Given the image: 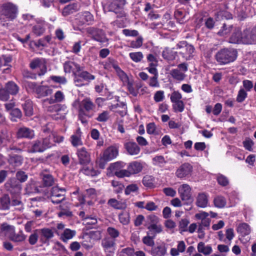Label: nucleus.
<instances>
[{"instance_id": "39448f33", "label": "nucleus", "mask_w": 256, "mask_h": 256, "mask_svg": "<svg viewBox=\"0 0 256 256\" xmlns=\"http://www.w3.org/2000/svg\"><path fill=\"white\" fill-rule=\"evenodd\" d=\"M176 46L178 54L184 60H188L194 57L195 48L192 44L188 43L186 41H182L179 42Z\"/></svg>"}, {"instance_id": "49530a36", "label": "nucleus", "mask_w": 256, "mask_h": 256, "mask_svg": "<svg viewBox=\"0 0 256 256\" xmlns=\"http://www.w3.org/2000/svg\"><path fill=\"white\" fill-rule=\"evenodd\" d=\"M233 28L232 24H224L221 29L218 32V34L220 36H224L228 34Z\"/></svg>"}, {"instance_id": "c9c22d12", "label": "nucleus", "mask_w": 256, "mask_h": 256, "mask_svg": "<svg viewBox=\"0 0 256 256\" xmlns=\"http://www.w3.org/2000/svg\"><path fill=\"white\" fill-rule=\"evenodd\" d=\"M198 250L199 252L202 253L204 255H208L212 252V248L210 246H205L203 242H200L198 244Z\"/></svg>"}, {"instance_id": "37998d69", "label": "nucleus", "mask_w": 256, "mask_h": 256, "mask_svg": "<svg viewBox=\"0 0 256 256\" xmlns=\"http://www.w3.org/2000/svg\"><path fill=\"white\" fill-rule=\"evenodd\" d=\"M108 204L114 208L118 210H123L126 208V204L120 202L114 198H110L108 201Z\"/></svg>"}, {"instance_id": "f3484780", "label": "nucleus", "mask_w": 256, "mask_h": 256, "mask_svg": "<svg viewBox=\"0 0 256 256\" xmlns=\"http://www.w3.org/2000/svg\"><path fill=\"white\" fill-rule=\"evenodd\" d=\"M124 147L128 153L131 156L138 155L140 148L138 145L134 142H126L124 144Z\"/></svg>"}, {"instance_id": "0eeeda50", "label": "nucleus", "mask_w": 256, "mask_h": 256, "mask_svg": "<svg viewBox=\"0 0 256 256\" xmlns=\"http://www.w3.org/2000/svg\"><path fill=\"white\" fill-rule=\"evenodd\" d=\"M5 188L10 196L21 194L22 186L16 178L9 179L4 184Z\"/></svg>"}, {"instance_id": "f8f14e48", "label": "nucleus", "mask_w": 256, "mask_h": 256, "mask_svg": "<svg viewBox=\"0 0 256 256\" xmlns=\"http://www.w3.org/2000/svg\"><path fill=\"white\" fill-rule=\"evenodd\" d=\"M16 136L18 138L32 139L34 136V132L29 128L22 126L18 128Z\"/></svg>"}, {"instance_id": "79ce46f5", "label": "nucleus", "mask_w": 256, "mask_h": 256, "mask_svg": "<svg viewBox=\"0 0 256 256\" xmlns=\"http://www.w3.org/2000/svg\"><path fill=\"white\" fill-rule=\"evenodd\" d=\"M80 16V19L84 20L88 25L92 24L94 20L92 14L88 11L82 12Z\"/></svg>"}, {"instance_id": "cd10ccee", "label": "nucleus", "mask_w": 256, "mask_h": 256, "mask_svg": "<svg viewBox=\"0 0 256 256\" xmlns=\"http://www.w3.org/2000/svg\"><path fill=\"white\" fill-rule=\"evenodd\" d=\"M10 204V196L8 194H5L0 198V210H9Z\"/></svg>"}, {"instance_id": "a18cd8bd", "label": "nucleus", "mask_w": 256, "mask_h": 256, "mask_svg": "<svg viewBox=\"0 0 256 256\" xmlns=\"http://www.w3.org/2000/svg\"><path fill=\"white\" fill-rule=\"evenodd\" d=\"M170 74L174 79L179 81L183 80L186 76L184 73L181 72L180 70L177 68L172 70Z\"/></svg>"}, {"instance_id": "58836bf2", "label": "nucleus", "mask_w": 256, "mask_h": 256, "mask_svg": "<svg viewBox=\"0 0 256 256\" xmlns=\"http://www.w3.org/2000/svg\"><path fill=\"white\" fill-rule=\"evenodd\" d=\"M22 106L26 116H30L32 115L33 107L32 102L30 100H26L24 103L22 104Z\"/></svg>"}, {"instance_id": "412c9836", "label": "nucleus", "mask_w": 256, "mask_h": 256, "mask_svg": "<svg viewBox=\"0 0 256 256\" xmlns=\"http://www.w3.org/2000/svg\"><path fill=\"white\" fill-rule=\"evenodd\" d=\"M102 245L105 251L114 252L116 246V240L112 238L106 237L102 240Z\"/></svg>"}, {"instance_id": "bb28decb", "label": "nucleus", "mask_w": 256, "mask_h": 256, "mask_svg": "<svg viewBox=\"0 0 256 256\" xmlns=\"http://www.w3.org/2000/svg\"><path fill=\"white\" fill-rule=\"evenodd\" d=\"M96 108V105L92 101L90 98H86L84 99L80 102V108H82L87 112L93 110Z\"/></svg>"}, {"instance_id": "e433bc0d", "label": "nucleus", "mask_w": 256, "mask_h": 256, "mask_svg": "<svg viewBox=\"0 0 256 256\" xmlns=\"http://www.w3.org/2000/svg\"><path fill=\"white\" fill-rule=\"evenodd\" d=\"M60 211L58 213L60 217L66 216L70 218L72 216V212L70 210V208L66 205H60Z\"/></svg>"}, {"instance_id": "4468645a", "label": "nucleus", "mask_w": 256, "mask_h": 256, "mask_svg": "<svg viewBox=\"0 0 256 256\" xmlns=\"http://www.w3.org/2000/svg\"><path fill=\"white\" fill-rule=\"evenodd\" d=\"M80 66L73 62H66L64 64V71L66 73L72 72L74 78L78 74V72L80 70Z\"/></svg>"}, {"instance_id": "6e6552de", "label": "nucleus", "mask_w": 256, "mask_h": 256, "mask_svg": "<svg viewBox=\"0 0 256 256\" xmlns=\"http://www.w3.org/2000/svg\"><path fill=\"white\" fill-rule=\"evenodd\" d=\"M66 190L58 186H53L50 190V199L54 204H58L65 200Z\"/></svg>"}, {"instance_id": "dca6fc26", "label": "nucleus", "mask_w": 256, "mask_h": 256, "mask_svg": "<svg viewBox=\"0 0 256 256\" xmlns=\"http://www.w3.org/2000/svg\"><path fill=\"white\" fill-rule=\"evenodd\" d=\"M11 206L15 207L16 209L22 211L24 209V204L22 200V194L10 196Z\"/></svg>"}, {"instance_id": "20e7f679", "label": "nucleus", "mask_w": 256, "mask_h": 256, "mask_svg": "<svg viewBox=\"0 0 256 256\" xmlns=\"http://www.w3.org/2000/svg\"><path fill=\"white\" fill-rule=\"evenodd\" d=\"M19 90V86L14 82H8L4 87L0 88V100L4 102L8 100L10 98V95H16Z\"/></svg>"}, {"instance_id": "393cba45", "label": "nucleus", "mask_w": 256, "mask_h": 256, "mask_svg": "<svg viewBox=\"0 0 256 256\" xmlns=\"http://www.w3.org/2000/svg\"><path fill=\"white\" fill-rule=\"evenodd\" d=\"M8 162L14 166H20L23 161V158L21 156L10 154L8 155Z\"/></svg>"}, {"instance_id": "1a4fd4ad", "label": "nucleus", "mask_w": 256, "mask_h": 256, "mask_svg": "<svg viewBox=\"0 0 256 256\" xmlns=\"http://www.w3.org/2000/svg\"><path fill=\"white\" fill-rule=\"evenodd\" d=\"M95 78V76L90 74L87 71L84 70L82 67H80V70L78 72V74L74 78V82L76 85L78 86H80L84 85L83 82H90Z\"/></svg>"}, {"instance_id": "a211bd4d", "label": "nucleus", "mask_w": 256, "mask_h": 256, "mask_svg": "<svg viewBox=\"0 0 256 256\" xmlns=\"http://www.w3.org/2000/svg\"><path fill=\"white\" fill-rule=\"evenodd\" d=\"M243 44H256V38L252 29H246L243 31Z\"/></svg>"}, {"instance_id": "864d4df0", "label": "nucleus", "mask_w": 256, "mask_h": 256, "mask_svg": "<svg viewBox=\"0 0 256 256\" xmlns=\"http://www.w3.org/2000/svg\"><path fill=\"white\" fill-rule=\"evenodd\" d=\"M39 236L40 234L38 230H34V232L28 237V241L29 244L31 245H34L36 244Z\"/></svg>"}, {"instance_id": "c756f323", "label": "nucleus", "mask_w": 256, "mask_h": 256, "mask_svg": "<svg viewBox=\"0 0 256 256\" xmlns=\"http://www.w3.org/2000/svg\"><path fill=\"white\" fill-rule=\"evenodd\" d=\"M172 49H170L168 48H166L162 52V56L164 59L168 60H173L176 58V57L178 54V50L175 52Z\"/></svg>"}, {"instance_id": "f03ea898", "label": "nucleus", "mask_w": 256, "mask_h": 256, "mask_svg": "<svg viewBox=\"0 0 256 256\" xmlns=\"http://www.w3.org/2000/svg\"><path fill=\"white\" fill-rule=\"evenodd\" d=\"M18 13V6L10 2L3 4L0 9V20L6 22L13 20L16 16Z\"/></svg>"}, {"instance_id": "4d7b16f0", "label": "nucleus", "mask_w": 256, "mask_h": 256, "mask_svg": "<svg viewBox=\"0 0 256 256\" xmlns=\"http://www.w3.org/2000/svg\"><path fill=\"white\" fill-rule=\"evenodd\" d=\"M16 179L20 183L25 182L28 178V175L26 174V172L22 170H19L17 172L16 174Z\"/></svg>"}, {"instance_id": "423d86ee", "label": "nucleus", "mask_w": 256, "mask_h": 256, "mask_svg": "<svg viewBox=\"0 0 256 256\" xmlns=\"http://www.w3.org/2000/svg\"><path fill=\"white\" fill-rule=\"evenodd\" d=\"M52 144L48 137L34 141L28 151L30 153L41 152L52 146Z\"/></svg>"}, {"instance_id": "ddd939ff", "label": "nucleus", "mask_w": 256, "mask_h": 256, "mask_svg": "<svg viewBox=\"0 0 256 256\" xmlns=\"http://www.w3.org/2000/svg\"><path fill=\"white\" fill-rule=\"evenodd\" d=\"M192 170V166L188 163L182 164L176 170V176L180 178L186 177L190 174Z\"/></svg>"}, {"instance_id": "b1692460", "label": "nucleus", "mask_w": 256, "mask_h": 256, "mask_svg": "<svg viewBox=\"0 0 256 256\" xmlns=\"http://www.w3.org/2000/svg\"><path fill=\"white\" fill-rule=\"evenodd\" d=\"M36 92L38 98L47 96L52 92V90L46 86H38L36 89Z\"/></svg>"}, {"instance_id": "13d9d810", "label": "nucleus", "mask_w": 256, "mask_h": 256, "mask_svg": "<svg viewBox=\"0 0 256 256\" xmlns=\"http://www.w3.org/2000/svg\"><path fill=\"white\" fill-rule=\"evenodd\" d=\"M155 237L156 236H152L150 234H147L146 236L143 238L142 240L146 245L149 246H153L154 244V239Z\"/></svg>"}, {"instance_id": "0e129e2a", "label": "nucleus", "mask_w": 256, "mask_h": 256, "mask_svg": "<svg viewBox=\"0 0 256 256\" xmlns=\"http://www.w3.org/2000/svg\"><path fill=\"white\" fill-rule=\"evenodd\" d=\"M45 28L40 24H37L33 26L32 32L36 36H40L42 34Z\"/></svg>"}, {"instance_id": "c03bdc74", "label": "nucleus", "mask_w": 256, "mask_h": 256, "mask_svg": "<svg viewBox=\"0 0 256 256\" xmlns=\"http://www.w3.org/2000/svg\"><path fill=\"white\" fill-rule=\"evenodd\" d=\"M214 205L218 208H224L226 204V199L222 196H218L214 200Z\"/></svg>"}, {"instance_id": "7ed1b4c3", "label": "nucleus", "mask_w": 256, "mask_h": 256, "mask_svg": "<svg viewBox=\"0 0 256 256\" xmlns=\"http://www.w3.org/2000/svg\"><path fill=\"white\" fill-rule=\"evenodd\" d=\"M237 52L233 48H224L218 50L215 55L217 62L220 64H226L236 60Z\"/></svg>"}, {"instance_id": "72a5a7b5", "label": "nucleus", "mask_w": 256, "mask_h": 256, "mask_svg": "<svg viewBox=\"0 0 256 256\" xmlns=\"http://www.w3.org/2000/svg\"><path fill=\"white\" fill-rule=\"evenodd\" d=\"M237 232L242 236L248 235L250 232V226L246 223L240 224L237 228Z\"/></svg>"}, {"instance_id": "4be33fe9", "label": "nucleus", "mask_w": 256, "mask_h": 256, "mask_svg": "<svg viewBox=\"0 0 256 256\" xmlns=\"http://www.w3.org/2000/svg\"><path fill=\"white\" fill-rule=\"evenodd\" d=\"M42 179V184L44 187H50L52 186L56 181L54 176L49 174L42 173L40 174Z\"/></svg>"}, {"instance_id": "052dcab7", "label": "nucleus", "mask_w": 256, "mask_h": 256, "mask_svg": "<svg viewBox=\"0 0 256 256\" xmlns=\"http://www.w3.org/2000/svg\"><path fill=\"white\" fill-rule=\"evenodd\" d=\"M66 108L64 105L62 106L60 104H54L48 106L47 108L48 112H58L61 110H64V108Z\"/></svg>"}, {"instance_id": "9d476101", "label": "nucleus", "mask_w": 256, "mask_h": 256, "mask_svg": "<svg viewBox=\"0 0 256 256\" xmlns=\"http://www.w3.org/2000/svg\"><path fill=\"white\" fill-rule=\"evenodd\" d=\"M90 34L92 35V38L106 46L108 44V39L106 38V33L102 30L96 28H92Z\"/></svg>"}, {"instance_id": "a19ab883", "label": "nucleus", "mask_w": 256, "mask_h": 256, "mask_svg": "<svg viewBox=\"0 0 256 256\" xmlns=\"http://www.w3.org/2000/svg\"><path fill=\"white\" fill-rule=\"evenodd\" d=\"M126 3V0H112L110 6V10L114 11L116 8H122Z\"/></svg>"}, {"instance_id": "8fccbe9b", "label": "nucleus", "mask_w": 256, "mask_h": 256, "mask_svg": "<svg viewBox=\"0 0 256 256\" xmlns=\"http://www.w3.org/2000/svg\"><path fill=\"white\" fill-rule=\"evenodd\" d=\"M102 230H92L88 233L89 238L95 240H100L102 237Z\"/></svg>"}, {"instance_id": "603ef678", "label": "nucleus", "mask_w": 256, "mask_h": 256, "mask_svg": "<svg viewBox=\"0 0 256 256\" xmlns=\"http://www.w3.org/2000/svg\"><path fill=\"white\" fill-rule=\"evenodd\" d=\"M118 218L120 223L126 225L130 222V215L128 212H122L118 215Z\"/></svg>"}, {"instance_id": "f257e3e1", "label": "nucleus", "mask_w": 256, "mask_h": 256, "mask_svg": "<svg viewBox=\"0 0 256 256\" xmlns=\"http://www.w3.org/2000/svg\"><path fill=\"white\" fill-rule=\"evenodd\" d=\"M1 232H4V236H8L10 240L16 243L22 242L26 238L22 230L16 232L14 226L6 222L1 224Z\"/></svg>"}, {"instance_id": "473e14b6", "label": "nucleus", "mask_w": 256, "mask_h": 256, "mask_svg": "<svg viewBox=\"0 0 256 256\" xmlns=\"http://www.w3.org/2000/svg\"><path fill=\"white\" fill-rule=\"evenodd\" d=\"M208 202L207 196L204 193H200L196 198V204L200 208L206 206Z\"/></svg>"}, {"instance_id": "ea45409f", "label": "nucleus", "mask_w": 256, "mask_h": 256, "mask_svg": "<svg viewBox=\"0 0 256 256\" xmlns=\"http://www.w3.org/2000/svg\"><path fill=\"white\" fill-rule=\"evenodd\" d=\"M76 234V231L66 228L61 234L60 238L64 242H66L68 240L72 238Z\"/></svg>"}, {"instance_id": "6e6d98bb", "label": "nucleus", "mask_w": 256, "mask_h": 256, "mask_svg": "<svg viewBox=\"0 0 256 256\" xmlns=\"http://www.w3.org/2000/svg\"><path fill=\"white\" fill-rule=\"evenodd\" d=\"M143 43V38L141 36L138 37L136 40H132L130 43L129 47L133 48H138L142 46Z\"/></svg>"}, {"instance_id": "bf43d9fd", "label": "nucleus", "mask_w": 256, "mask_h": 256, "mask_svg": "<svg viewBox=\"0 0 256 256\" xmlns=\"http://www.w3.org/2000/svg\"><path fill=\"white\" fill-rule=\"evenodd\" d=\"M242 144L246 150L252 152V146L254 145L253 140L249 138H246L243 141Z\"/></svg>"}, {"instance_id": "7c9ffc66", "label": "nucleus", "mask_w": 256, "mask_h": 256, "mask_svg": "<svg viewBox=\"0 0 256 256\" xmlns=\"http://www.w3.org/2000/svg\"><path fill=\"white\" fill-rule=\"evenodd\" d=\"M148 231V234H150L152 236H156L157 234L160 233L162 231V227L160 222L154 225L151 226L147 228Z\"/></svg>"}, {"instance_id": "4c0bfd02", "label": "nucleus", "mask_w": 256, "mask_h": 256, "mask_svg": "<svg viewBox=\"0 0 256 256\" xmlns=\"http://www.w3.org/2000/svg\"><path fill=\"white\" fill-rule=\"evenodd\" d=\"M77 10V5L76 4H70L66 6L62 10V14L64 16H68Z\"/></svg>"}, {"instance_id": "aec40b11", "label": "nucleus", "mask_w": 256, "mask_h": 256, "mask_svg": "<svg viewBox=\"0 0 256 256\" xmlns=\"http://www.w3.org/2000/svg\"><path fill=\"white\" fill-rule=\"evenodd\" d=\"M40 237V240L42 243H46L54 236V232L52 230L48 228L38 229Z\"/></svg>"}, {"instance_id": "6ab92c4d", "label": "nucleus", "mask_w": 256, "mask_h": 256, "mask_svg": "<svg viewBox=\"0 0 256 256\" xmlns=\"http://www.w3.org/2000/svg\"><path fill=\"white\" fill-rule=\"evenodd\" d=\"M118 152V150L116 148L113 146H110L104 152L103 160L106 161H110L116 157Z\"/></svg>"}, {"instance_id": "2eb2a0df", "label": "nucleus", "mask_w": 256, "mask_h": 256, "mask_svg": "<svg viewBox=\"0 0 256 256\" xmlns=\"http://www.w3.org/2000/svg\"><path fill=\"white\" fill-rule=\"evenodd\" d=\"M76 154L80 164L86 165L90 162V155L84 148L78 149Z\"/></svg>"}, {"instance_id": "680f3d73", "label": "nucleus", "mask_w": 256, "mask_h": 256, "mask_svg": "<svg viewBox=\"0 0 256 256\" xmlns=\"http://www.w3.org/2000/svg\"><path fill=\"white\" fill-rule=\"evenodd\" d=\"M118 256H134V250L130 248H124L120 252Z\"/></svg>"}, {"instance_id": "a878e982", "label": "nucleus", "mask_w": 256, "mask_h": 256, "mask_svg": "<svg viewBox=\"0 0 256 256\" xmlns=\"http://www.w3.org/2000/svg\"><path fill=\"white\" fill-rule=\"evenodd\" d=\"M81 136L82 132L80 128H78L74 134H73L70 137V142L74 146L76 147L82 144Z\"/></svg>"}, {"instance_id": "69168bd1", "label": "nucleus", "mask_w": 256, "mask_h": 256, "mask_svg": "<svg viewBox=\"0 0 256 256\" xmlns=\"http://www.w3.org/2000/svg\"><path fill=\"white\" fill-rule=\"evenodd\" d=\"M107 232L110 236V238H112L114 240L118 238L120 235L119 231L112 227H108L107 228Z\"/></svg>"}, {"instance_id": "09e8293b", "label": "nucleus", "mask_w": 256, "mask_h": 256, "mask_svg": "<svg viewBox=\"0 0 256 256\" xmlns=\"http://www.w3.org/2000/svg\"><path fill=\"white\" fill-rule=\"evenodd\" d=\"M25 190L28 194L40 192L39 188L34 183L27 184L25 188Z\"/></svg>"}, {"instance_id": "774afa93", "label": "nucleus", "mask_w": 256, "mask_h": 256, "mask_svg": "<svg viewBox=\"0 0 256 256\" xmlns=\"http://www.w3.org/2000/svg\"><path fill=\"white\" fill-rule=\"evenodd\" d=\"M174 103V104L172 105V106L175 112H182L184 110V105L182 100Z\"/></svg>"}, {"instance_id": "de8ad7c7", "label": "nucleus", "mask_w": 256, "mask_h": 256, "mask_svg": "<svg viewBox=\"0 0 256 256\" xmlns=\"http://www.w3.org/2000/svg\"><path fill=\"white\" fill-rule=\"evenodd\" d=\"M80 172L86 175L92 176H97L99 174L97 170H94L92 168H90L86 166H83V168L80 170Z\"/></svg>"}, {"instance_id": "2f4dec72", "label": "nucleus", "mask_w": 256, "mask_h": 256, "mask_svg": "<svg viewBox=\"0 0 256 256\" xmlns=\"http://www.w3.org/2000/svg\"><path fill=\"white\" fill-rule=\"evenodd\" d=\"M166 252V248L164 244H160L153 248L151 250V254L153 256H164Z\"/></svg>"}, {"instance_id": "e2e57ef3", "label": "nucleus", "mask_w": 256, "mask_h": 256, "mask_svg": "<svg viewBox=\"0 0 256 256\" xmlns=\"http://www.w3.org/2000/svg\"><path fill=\"white\" fill-rule=\"evenodd\" d=\"M110 118L109 112L108 111H104L100 114L96 118V120L99 122H106Z\"/></svg>"}, {"instance_id": "9b49d317", "label": "nucleus", "mask_w": 256, "mask_h": 256, "mask_svg": "<svg viewBox=\"0 0 256 256\" xmlns=\"http://www.w3.org/2000/svg\"><path fill=\"white\" fill-rule=\"evenodd\" d=\"M178 193L182 201L192 202L191 188L188 184H184L180 185L178 188Z\"/></svg>"}, {"instance_id": "5fc2aeb1", "label": "nucleus", "mask_w": 256, "mask_h": 256, "mask_svg": "<svg viewBox=\"0 0 256 256\" xmlns=\"http://www.w3.org/2000/svg\"><path fill=\"white\" fill-rule=\"evenodd\" d=\"M154 164L162 167L166 163L164 157L162 156H156L152 158Z\"/></svg>"}, {"instance_id": "338daca9", "label": "nucleus", "mask_w": 256, "mask_h": 256, "mask_svg": "<svg viewBox=\"0 0 256 256\" xmlns=\"http://www.w3.org/2000/svg\"><path fill=\"white\" fill-rule=\"evenodd\" d=\"M138 187L136 184H130L126 186L124 192L126 195L130 194L131 192H136L138 190Z\"/></svg>"}, {"instance_id": "5701e85b", "label": "nucleus", "mask_w": 256, "mask_h": 256, "mask_svg": "<svg viewBox=\"0 0 256 256\" xmlns=\"http://www.w3.org/2000/svg\"><path fill=\"white\" fill-rule=\"evenodd\" d=\"M229 42L232 44H243V32L236 29L230 38Z\"/></svg>"}, {"instance_id": "c85d7f7f", "label": "nucleus", "mask_w": 256, "mask_h": 256, "mask_svg": "<svg viewBox=\"0 0 256 256\" xmlns=\"http://www.w3.org/2000/svg\"><path fill=\"white\" fill-rule=\"evenodd\" d=\"M128 169L129 170L131 175L136 174L142 170V166L140 162L134 161L129 164Z\"/></svg>"}, {"instance_id": "3c124183", "label": "nucleus", "mask_w": 256, "mask_h": 256, "mask_svg": "<svg viewBox=\"0 0 256 256\" xmlns=\"http://www.w3.org/2000/svg\"><path fill=\"white\" fill-rule=\"evenodd\" d=\"M130 58L134 62H140L143 58L144 56L142 52H133L129 54Z\"/></svg>"}, {"instance_id": "f704fd0d", "label": "nucleus", "mask_w": 256, "mask_h": 256, "mask_svg": "<svg viewBox=\"0 0 256 256\" xmlns=\"http://www.w3.org/2000/svg\"><path fill=\"white\" fill-rule=\"evenodd\" d=\"M159 222H160V218L154 214H150L146 217L144 226L147 228Z\"/></svg>"}]
</instances>
